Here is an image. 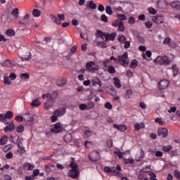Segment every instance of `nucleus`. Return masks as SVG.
Listing matches in <instances>:
<instances>
[{"instance_id":"23","label":"nucleus","mask_w":180,"mask_h":180,"mask_svg":"<svg viewBox=\"0 0 180 180\" xmlns=\"http://www.w3.org/2000/svg\"><path fill=\"white\" fill-rule=\"evenodd\" d=\"M41 104V103L39 101V99L36 98L35 100L32 101L31 105L32 108H34V106L37 108V106H40Z\"/></svg>"},{"instance_id":"44","label":"nucleus","mask_w":180,"mask_h":180,"mask_svg":"<svg viewBox=\"0 0 180 180\" xmlns=\"http://www.w3.org/2000/svg\"><path fill=\"white\" fill-rule=\"evenodd\" d=\"M70 167L72 168V169H75L76 171H78V165L74 162H72L70 163Z\"/></svg>"},{"instance_id":"51","label":"nucleus","mask_w":180,"mask_h":180,"mask_svg":"<svg viewBox=\"0 0 180 180\" xmlns=\"http://www.w3.org/2000/svg\"><path fill=\"white\" fill-rule=\"evenodd\" d=\"M27 121L28 122V124H33L34 117H28Z\"/></svg>"},{"instance_id":"4","label":"nucleus","mask_w":180,"mask_h":180,"mask_svg":"<svg viewBox=\"0 0 180 180\" xmlns=\"http://www.w3.org/2000/svg\"><path fill=\"white\" fill-rule=\"evenodd\" d=\"M64 131V128L63 127V124L60 122H57L54 124V126L51 129V131L52 133H61Z\"/></svg>"},{"instance_id":"7","label":"nucleus","mask_w":180,"mask_h":180,"mask_svg":"<svg viewBox=\"0 0 180 180\" xmlns=\"http://www.w3.org/2000/svg\"><path fill=\"white\" fill-rule=\"evenodd\" d=\"M67 112V109L64 107L63 108H59L53 113L56 114L58 117H61V116H64Z\"/></svg>"},{"instance_id":"54","label":"nucleus","mask_w":180,"mask_h":180,"mask_svg":"<svg viewBox=\"0 0 180 180\" xmlns=\"http://www.w3.org/2000/svg\"><path fill=\"white\" fill-rule=\"evenodd\" d=\"M81 39H83V40H88V32H86L85 34H80Z\"/></svg>"},{"instance_id":"15","label":"nucleus","mask_w":180,"mask_h":180,"mask_svg":"<svg viewBox=\"0 0 180 180\" xmlns=\"http://www.w3.org/2000/svg\"><path fill=\"white\" fill-rule=\"evenodd\" d=\"M15 130V124L13 122H11L7 127L4 128V131L7 133V131H13Z\"/></svg>"},{"instance_id":"47","label":"nucleus","mask_w":180,"mask_h":180,"mask_svg":"<svg viewBox=\"0 0 180 180\" xmlns=\"http://www.w3.org/2000/svg\"><path fill=\"white\" fill-rule=\"evenodd\" d=\"M9 78V77H4V84H6V85H11V84H12V82Z\"/></svg>"},{"instance_id":"56","label":"nucleus","mask_w":180,"mask_h":180,"mask_svg":"<svg viewBox=\"0 0 180 180\" xmlns=\"http://www.w3.org/2000/svg\"><path fill=\"white\" fill-rule=\"evenodd\" d=\"M145 26L148 29H151V27H153V22H151L150 21H147L145 22Z\"/></svg>"},{"instance_id":"33","label":"nucleus","mask_w":180,"mask_h":180,"mask_svg":"<svg viewBox=\"0 0 180 180\" xmlns=\"http://www.w3.org/2000/svg\"><path fill=\"white\" fill-rule=\"evenodd\" d=\"M172 70H173V76L174 77H176V75H178V68L176 67V65H173L172 66Z\"/></svg>"},{"instance_id":"10","label":"nucleus","mask_w":180,"mask_h":180,"mask_svg":"<svg viewBox=\"0 0 180 180\" xmlns=\"http://www.w3.org/2000/svg\"><path fill=\"white\" fill-rule=\"evenodd\" d=\"M11 16V9L7 8L3 13L1 16V20L5 23V22H8V19Z\"/></svg>"},{"instance_id":"49","label":"nucleus","mask_w":180,"mask_h":180,"mask_svg":"<svg viewBox=\"0 0 180 180\" xmlns=\"http://www.w3.org/2000/svg\"><path fill=\"white\" fill-rule=\"evenodd\" d=\"M87 109H94L95 108V104H94V102L89 101L87 105Z\"/></svg>"},{"instance_id":"62","label":"nucleus","mask_w":180,"mask_h":180,"mask_svg":"<svg viewBox=\"0 0 180 180\" xmlns=\"http://www.w3.org/2000/svg\"><path fill=\"white\" fill-rule=\"evenodd\" d=\"M155 157H162L164 155V153H162V151L158 150L155 153Z\"/></svg>"},{"instance_id":"27","label":"nucleus","mask_w":180,"mask_h":180,"mask_svg":"<svg viewBox=\"0 0 180 180\" xmlns=\"http://www.w3.org/2000/svg\"><path fill=\"white\" fill-rule=\"evenodd\" d=\"M32 15L34 18H39L41 15V11L39 9H34L32 11Z\"/></svg>"},{"instance_id":"38","label":"nucleus","mask_w":180,"mask_h":180,"mask_svg":"<svg viewBox=\"0 0 180 180\" xmlns=\"http://www.w3.org/2000/svg\"><path fill=\"white\" fill-rule=\"evenodd\" d=\"M11 141H12V143H14V144H16L18 143V141H19V136H11Z\"/></svg>"},{"instance_id":"12","label":"nucleus","mask_w":180,"mask_h":180,"mask_svg":"<svg viewBox=\"0 0 180 180\" xmlns=\"http://www.w3.org/2000/svg\"><path fill=\"white\" fill-rule=\"evenodd\" d=\"M78 175H79V170L70 169L68 172V176H70V178H73L75 179L78 178Z\"/></svg>"},{"instance_id":"41","label":"nucleus","mask_w":180,"mask_h":180,"mask_svg":"<svg viewBox=\"0 0 180 180\" xmlns=\"http://www.w3.org/2000/svg\"><path fill=\"white\" fill-rule=\"evenodd\" d=\"M89 158L93 162H98V161H99V160H101V157L100 156H98V158H94V156L90 155V157H89Z\"/></svg>"},{"instance_id":"6","label":"nucleus","mask_w":180,"mask_h":180,"mask_svg":"<svg viewBox=\"0 0 180 180\" xmlns=\"http://www.w3.org/2000/svg\"><path fill=\"white\" fill-rule=\"evenodd\" d=\"M11 117H13V112L11 111H8L5 115L0 114V120L1 122H6V119H11Z\"/></svg>"},{"instance_id":"34","label":"nucleus","mask_w":180,"mask_h":180,"mask_svg":"<svg viewBox=\"0 0 180 180\" xmlns=\"http://www.w3.org/2000/svg\"><path fill=\"white\" fill-rule=\"evenodd\" d=\"M108 72L109 74H115L116 72V69L115 68V66L113 65L109 66L108 69Z\"/></svg>"},{"instance_id":"19","label":"nucleus","mask_w":180,"mask_h":180,"mask_svg":"<svg viewBox=\"0 0 180 180\" xmlns=\"http://www.w3.org/2000/svg\"><path fill=\"white\" fill-rule=\"evenodd\" d=\"M103 36H105V40L106 39V32H103L101 30H98L96 34V37L98 38H101Z\"/></svg>"},{"instance_id":"31","label":"nucleus","mask_w":180,"mask_h":180,"mask_svg":"<svg viewBox=\"0 0 180 180\" xmlns=\"http://www.w3.org/2000/svg\"><path fill=\"white\" fill-rule=\"evenodd\" d=\"M160 16L156 15V17L153 18V20L155 23H157L158 25H161V23H163L162 20H160Z\"/></svg>"},{"instance_id":"22","label":"nucleus","mask_w":180,"mask_h":180,"mask_svg":"<svg viewBox=\"0 0 180 180\" xmlns=\"http://www.w3.org/2000/svg\"><path fill=\"white\" fill-rule=\"evenodd\" d=\"M144 127H146V125L143 122L141 123L136 122L135 124L136 130H140V129H144Z\"/></svg>"},{"instance_id":"1","label":"nucleus","mask_w":180,"mask_h":180,"mask_svg":"<svg viewBox=\"0 0 180 180\" xmlns=\"http://www.w3.org/2000/svg\"><path fill=\"white\" fill-rule=\"evenodd\" d=\"M58 97V93L57 91H53L52 94L48 93L46 94V101L44 105L45 110H49V109H51Z\"/></svg>"},{"instance_id":"63","label":"nucleus","mask_w":180,"mask_h":180,"mask_svg":"<svg viewBox=\"0 0 180 180\" xmlns=\"http://www.w3.org/2000/svg\"><path fill=\"white\" fill-rule=\"evenodd\" d=\"M124 164H133V162H134V160H131L130 159H126V158H124Z\"/></svg>"},{"instance_id":"46","label":"nucleus","mask_w":180,"mask_h":180,"mask_svg":"<svg viewBox=\"0 0 180 180\" xmlns=\"http://www.w3.org/2000/svg\"><path fill=\"white\" fill-rule=\"evenodd\" d=\"M117 19H119L120 20H126V19H127L126 18V15L124 14H117Z\"/></svg>"},{"instance_id":"29","label":"nucleus","mask_w":180,"mask_h":180,"mask_svg":"<svg viewBox=\"0 0 180 180\" xmlns=\"http://www.w3.org/2000/svg\"><path fill=\"white\" fill-rule=\"evenodd\" d=\"M172 150V146L167 145L162 147V150L165 151V153H169Z\"/></svg>"},{"instance_id":"5","label":"nucleus","mask_w":180,"mask_h":180,"mask_svg":"<svg viewBox=\"0 0 180 180\" xmlns=\"http://www.w3.org/2000/svg\"><path fill=\"white\" fill-rule=\"evenodd\" d=\"M109 2L112 5H117V6H114L112 7V9H115V11H117L118 12L122 11L123 8H122V6H120V5L123 4V1H116V0H109Z\"/></svg>"},{"instance_id":"25","label":"nucleus","mask_w":180,"mask_h":180,"mask_svg":"<svg viewBox=\"0 0 180 180\" xmlns=\"http://www.w3.org/2000/svg\"><path fill=\"white\" fill-rule=\"evenodd\" d=\"M11 65H13V63L11 60H6L3 63V67H11Z\"/></svg>"},{"instance_id":"58","label":"nucleus","mask_w":180,"mask_h":180,"mask_svg":"<svg viewBox=\"0 0 180 180\" xmlns=\"http://www.w3.org/2000/svg\"><path fill=\"white\" fill-rule=\"evenodd\" d=\"M114 155H118L119 158H123V153H122L121 151H115L114 152Z\"/></svg>"},{"instance_id":"43","label":"nucleus","mask_w":180,"mask_h":180,"mask_svg":"<svg viewBox=\"0 0 180 180\" xmlns=\"http://www.w3.org/2000/svg\"><path fill=\"white\" fill-rule=\"evenodd\" d=\"M148 11L150 15H157V10L153 7L149 8Z\"/></svg>"},{"instance_id":"61","label":"nucleus","mask_w":180,"mask_h":180,"mask_svg":"<svg viewBox=\"0 0 180 180\" xmlns=\"http://www.w3.org/2000/svg\"><path fill=\"white\" fill-rule=\"evenodd\" d=\"M101 20L102 22H105V23H108V16L105 14L101 15Z\"/></svg>"},{"instance_id":"9","label":"nucleus","mask_w":180,"mask_h":180,"mask_svg":"<svg viewBox=\"0 0 180 180\" xmlns=\"http://www.w3.org/2000/svg\"><path fill=\"white\" fill-rule=\"evenodd\" d=\"M86 68L88 71H90V72H94V71H96V70H98V68L95 67V63L92 61L87 63L86 65Z\"/></svg>"},{"instance_id":"14","label":"nucleus","mask_w":180,"mask_h":180,"mask_svg":"<svg viewBox=\"0 0 180 180\" xmlns=\"http://www.w3.org/2000/svg\"><path fill=\"white\" fill-rule=\"evenodd\" d=\"M116 36H117V34L116 32H112L110 34L106 33L105 41H108V40H111V41H114Z\"/></svg>"},{"instance_id":"18","label":"nucleus","mask_w":180,"mask_h":180,"mask_svg":"<svg viewBox=\"0 0 180 180\" xmlns=\"http://www.w3.org/2000/svg\"><path fill=\"white\" fill-rule=\"evenodd\" d=\"M33 168H34V165H32L30 163H28V162H26L23 165V169L25 171H32V169H33Z\"/></svg>"},{"instance_id":"40","label":"nucleus","mask_w":180,"mask_h":180,"mask_svg":"<svg viewBox=\"0 0 180 180\" xmlns=\"http://www.w3.org/2000/svg\"><path fill=\"white\" fill-rule=\"evenodd\" d=\"M24 130H25V127H23V125H20L16 127L17 133H23Z\"/></svg>"},{"instance_id":"17","label":"nucleus","mask_w":180,"mask_h":180,"mask_svg":"<svg viewBox=\"0 0 180 180\" xmlns=\"http://www.w3.org/2000/svg\"><path fill=\"white\" fill-rule=\"evenodd\" d=\"M66 84H67L66 79H59L56 82V85L58 86H64V85H66Z\"/></svg>"},{"instance_id":"52","label":"nucleus","mask_w":180,"mask_h":180,"mask_svg":"<svg viewBox=\"0 0 180 180\" xmlns=\"http://www.w3.org/2000/svg\"><path fill=\"white\" fill-rule=\"evenodd\" d=\"M122 21H120V20H115L113 22H112V26H114V27H117V26L120 25V22H122Z\"/></svg>"},{"instance_id":"57","label":"nucleus","mask_w":180,"mask_h":180,"mask_svg":"<svg viewBox=\"0 0 180 180\" xmlns=\"http://www.w3.org/2000/svg\"><path fill=\"white\" fill-rule=\"evenodd\" d=\"M26 115H27V117H34V116H36V114L33 111L27 112Z\"/></svg>"},{"instance_id":"53","label":"nucleus","mask_w":180,"mask_h":180,"mask_svg":"<svg viewBox=\"0 0 180 180\" xmlns=\"http://www.w3.org/2000/svg\"><path fill=\"white\" fill-rule=\"evenodd\" d=\"M29 73H22L20 75V78L22 79H27V78H29Z\"/></svg>"},{"instance_id":"55","label":"nucleus","mask_w":180,"mask_h":180,"mask_svg":"<svg viewBox=\"0 0 180 180\" xmlns=\"http://www.w3.org/2000/svg\"><path fill=\"white\" fill-rule=\"evenodd\" d=\"M112 108H113V106L112 105V104L110 102L105 103V109H109V110H110L112 109Z\"/></svg>"},{"instance_id":"24","label":"nucleus","mask_w":180,"mask_h":180,"mask_svg":"<svg viewBox=\"0 0 180 180\" xmlns=\"http://www.w3.org/2000/svg\"><path fill=\"white\" fill-rule=\"evenodd\" d=\"M172 8H175L176 9H179L180 11V1H173L171 4Z\"/></svg>"},{"instance_id":"2","label":"nucleus","mask_w":180,"mask_h":180,"mask_svg":"<svg viewBox=\"0 0 180 180\" xmlns=\"http://www.w3.org/2000/svg\"><path fill=\"white\" fill-rule=\"evenodd\" d=\"M153 63H157L160 65H169L171 64V60L167 56H158L156 59H154Z\"/></svg>"},{"instance_id":"35","label":"nucleus","mask_w":180,"mask_h":180,"mask_svg":"<svg viewBox=\"0 0 180 180\" xmlns=\"http://www.w3.org/2000/svg\"><path fill=\"white\" fill-rule=\"evenodd\" d=\"M77 49H78V46L77 45L73 46L71 49V53H69L68 56H67V58H68V57H70L71 56H72V54H74V53H75V51H77Z\"/></svg>"},{"instance_id":"13","label":"nucleus","mask_w":180,"mask_h":180,"mask_svg":"<svg viewBox=\"0 0 180 180\" xmlns=\"http://www.w3.org/2000/svg\"><path fill=\"white\" fill-rule=\"evenodd\" d=\"M158 133V136L165 138L168 136V129L167 128H160Z\"/></svg>"},{"instance_id":"60","label":"nucleus","mask_w":180,"mask_h":180,"mask_svg":"<svg viewBox=\"0 0 180 180\" xmlns=\"http://www.w3.org/2000/svg\"><path fill=\"white\" fill-rule=\"evenodd\" d=\"M174 176L177 178L178 180H180V172L178 170H174Z\"/></svg>"},{"instance_id":"3","label":"nucleus","mask_w":180,"mask_h":180,"mask_svg":"<svg viewBox=\"0 0 180 180\" xmlns=\"http://www.w3.org/2000/svg\"><path fill=\"white\" fill-rule=\"evenodd\" d=\"M118 63H120L121 65H123V67L129 65V53L124 52L122 56H120L118 57Z\"/></svg>"},{"instance_id":"64","label":"nucleus","mask_w":180,"mask_h":180,"mask_svg":"<svg viewBox=\"0 0 180 180\" xmlns=\"http://www.w3.org/2000/svg\"><path fill=\"white\" fill-rule=\"evenodd\" d=\"M57 117H58V115H56V114H55V112H53V115H52L51 117V122H57Z\"/></svg>"},{"instance_id":"42","label":"nucleus","mask_w":180,"mask_h":180,"mask_svg":"<svg viewBox=\"0 0 180 180\" xmlns=\"http://www.w3.org/2000/svg\"><path fill=\"white\" fill-rule=\"evenodd\" d=\"M155 123H159V124H160V126H162L163 124H165V122L164 120H162L161 118L160 117H157L155 120Z\"/></svg>"},{"instance_id":"45","label":"nucleus","mask_w":180,"mask_h":180,"mask_svg":"<svg viewBox=\"0 0 180 180\" xmlns=\"http://www.w3.org/2000/svg\"><path fill=\"white\" fill-rule=\"evenodd\" d=\"M118 30L119 32H124V22H121L120 25H118Z\"/></svg>"},{"instance_id":"59","label":"nucleus","mask_w":180,"mask_h":180,"mask_svg":"<svg viewBox=\"0 0 180 180\" xmlns=\"http://www.w3.org/2000/svg\"><path fill=\"white\" fill-rule=\"evenodd\" d=\"M79 109H80V110H85V109H88V106L85 103L80 104Z\"/></svg>"},{"instance_id":"11","label":"nucleus","mask_w":180,"mask_h":180,"mask_svg":"<svg viewBox=\"0 0 180 180\" xmlns=\"http://www.w3.org/2000/svg\"><path fill=\"white\" fill-rule=\"evenodd\" d=\"M158 86L160 89H167V87L169 86V81L161 80L158 84Z\"/></svg>"},{"instance_id":"37","label":"nucleus","mask_w":180,"mask_h":180,"mask_svg":"<svg viewBox=\"0 0 180 180\" xmlns=\"http://www.w3.org/2000/svg\"><path fill=\"white\" fill-rule=\"evenodd\" d=\"M6 34H7V36H9L10 37H12V36H15V30H13L12 29L8 30L6 32Z\"/></svg>"},{"instance_id":"39","label":"nucleus","mask_w":180,"mask_h":180,"mask_svg":"<svg viewBox=\"0 0 180 180\" xmlns=\"http://www.w3.org/2000/svg\"><path fill=\"white\" fill-rule=\"evenodd\" d=\"M11 15L15 16V18H18L19 16V8H15L12 11Z\"/></svg>"},{"instance_id":"36","label":"nucleus","mask_w":180,"mask_h":180,"mask_svg":"<svg viewBox=\"0 0 180 180\" xmlns=\"http://www.w3.org/2000/svg\"><path fill=\"white\" fill-rule=\"evenodd\" d=\"M105 12L108 15H112L113 14V11L112 10V7H110V6H107L105 7Z\"/></svg>"},{"instance_id":"30","label":"nucleus","mask_w":180,"mask_h":180,"mask_svg":"<svg viewBox=\"0 0 180 180\" xmlns=\"http://www.w3.org/2000/svg\"><path fill=\"white\" fill-rule=\"evenodd\" d=\"M6 141H8V136L4 135L0 139V146H4V144H6Z\"/></svg>"},{"instance_id":"20","label":"nucleus","mask_w":180,"mask_h":180,"mask_svg":"<svg viewBox=\"0 0 180 180\" xmlns=\"http://www.w3.org/2000/svg\"><path fill=\"white\" fill-rule=\"evenodd\" d=\"M50 18L53 22L56 23V25H61V21L60 20H58V18H57V17H56V15L51 14Z\"/></svg>"},{"instance_id":"50","label":"nucleus","mask_w":180,"mask_h":180,"mask_svg":"<svg viewBox=\"0 0 180 180\" xmlns=\"http://www.w3.org/2000/svg\"><path fill=\"white\" fill-rule=\"evenodd\" d=\"M128 23L129 25H134V23H136V19H134V17H129Z\"/></svg>"},{"instance_id":"26","label":"nucleus","mask_w":180,"mask_h":180,"mask_svg":"<svg viewBox=\"0 0 180 180\" xmlns=\"http://www.w3.org/2000/svg\"><path fill=\"white\" fill-rule=\"evenodd\" d=\"M32 58V53L30 52L27 53V55L25 57H22V61H29Z\"/></svg>"},{"instance_id":"48","label":"nucleus","mask_w":180,"mask_h":180,"mask_svg":"<svg viewBox=\"0 0 180 180\" xmlns=\"http://www.w3.org/2000/svg\"><path fill=\"white\" fill-rule=\"evenodd\" d=\"M137 60H133L130 65L131 68H136L137 67Z\"/></svg>"},{"instance_id":"32","label":"nucleus","mask_w":180,"mask_h":180,"mask_svg":"<svg viewBox=\"0 0 180 180\" xmlns=\"http://www.w3.org/2000/svg\"><path fill=\"white\" fill-rule=\"evenodd\" d=\"M89 6L91 9H96L98 8V5L94 3V1H89Z\"/></svg>"},{"instance_id":"28","label":"nucleus","mask_w":180,"mask_h":180,"mask_svg":"<svg viewBox=\"0 0 180 180\" xmlns=\"http://www.w3.org/2000/svg\"><path fill=\"white\" fill-rule=\"evenodd\" d=\"M126 36L124 35H119L118 36V41L121 43V44H124V42L126 41Z\"/></svg>"},{"instance_id":"21","label":"nucleus","mask_w":180,"mask_h":180,"mask_svg":"<svg viewBox=\"0 0 180 180\" xmlns=\"http://www.w3.org/2000/svg\"><path fill=\"white\" fill-rule=\"evenodd\" d=\"M114 85L116 86V88H122V84H120V79H119V78H114Z\"/></svg>"},{"instance_id":"16","label":"nucleus","mask_w":180,"mask_h":180,"mask_svg":"<svg viewBox=\"0 0 180 180\" xmlns=\"http://www.w3.org/2000/svg\"><path fill=\"white\" fill-rule=\"evenodd\" d=\"M114 127L117 129V130H119L120 131H126V129H127L126 124L117 125L116 124H114Z\"/></svg>"},{"instance_id":"8","label":"nucleus","mask_w":180,"mask_h":180,"mask_svg":"<svg viewBox=\"0 0 180 180\" xmlns=\"http://www.w3.org/2000/svg\"><path fill=\"white\" fill-rule=\"evenodd\" d=\"M30 18V14L27 13L23 17L22 20L18 21L19 25H24L25 26H27V25H30V22H28Z\"/></svg>"}]
</instances>
